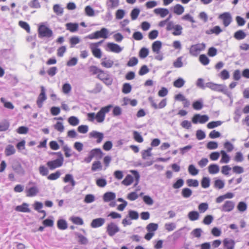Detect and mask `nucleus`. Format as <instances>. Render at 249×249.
<instances>
[{
	"instance_id": "nucleus-3",
	"label": "nucleus",
	"mask_w": 249,
	"mask_h": 249,
	"mask_svg": "<svg viewBox=\"0 0 249 249\" xmlns=\"http://www.w3.org/2000/svg\"><path fill=\"white\" fill-rule=\"evenodd\" d=\"M64 182H70V184L65 186L63 187V191L68 193L73 190L74 186L76 184V182L73 179V176L71 174H66L65 178L63 179Z\"/></svg>"
},
{
	"instance_id": "nucleus-61",
	"label": "nucleus",
	"mask_w": 249,
	"mask_h": 249,
	"mask_svg": "<svg viewBox=\"0 0 249 249\" xmlns=\"http://www.w3.org/2000/svg\"><path fill=\"white\" fill-rule=\"evenodd\" d=\"M95 200V196L93 195L88 194L84 198V202L86 203H90L94 202Z\"/></svg>"
},
{
	"instance_id": "nucleus-25",
	"label": "nucleus",
	"mask_w": 249,
	"mask_h": 249,
	"mask_svg": "<svg viewBox=\"0 0 249 249\" xmlns=\"http://www.w3.org/2000/svg\"><path fill=\"white\" fill-rule=\"evenodd\" d=\"M161 42L159 40L154 42L152 44V48L153 51L156 54H159L161 48Z\"/></svg>"
},
{
	"instance_id": "nucleus-55",
	"label": "nucleus",
	"mask_w": 249,
	"mask_h": 249,
	"mask_svg": "<svg viewBox=\"0 0 249 249\" xmlns=\"http://www.w3.org/2000/svg\"><path fill=\"white\" fill-rule=\"evenodd\" d=\"M77 236L78 238V242L82 245H86L88 243V239L80 233H77Z\"/></svg>"
},
{
	"instance_id": "nucleus-23",
	"label": "nucleus",
	"mask_w": 249,
	"mask_h": 249,
	"mask_svg": "<svg viewBox=\"0 0 249 249\" xmlns=\"http://www.w3.org/2000/svg\"><path fill=\"white\" fill-rule=\"evenodd\" d=\"M114 62L112 60L107 59V57L103 58L101 60V65L106 68H110L113 65Z\"/></svg>"
},
{
	"instance_id": "nucleus-45",
	"label": "nucleus",
	"mask_w": 249,
	"mask_h": 249,
	"mask_svg": "<svg viewBox=\"0 0 249 249\" xmlns=\"http://www.w3.org/2000/svg\"><path fill=\"white\" fill-rule=\"evenodd\" d=\"M132 89L131 85L128 83H125L123 84L122 88V92L124 94H128L130 93Z\"/></svg>"
},
{
	"instance_id": "nucleus-10",
	"label": "nucleus",
	"mask_w": 249,
	"mask_h": 249,
	"mask_svg": "<svg viewBox=\"0 0 249 249\" xmlns=\"http://www.w3.org/2000/svg\"><path fill=\"white\" fill-rule=\"evenodd\" d=\"M39 37H50L53 36V31L45 25H40L38 29Z\"/></svg>"
},
{
	"instance_id": "nucleus-27",
	"label": "nucleus",
	"mask_w": 249,
	"mask_h": 249,
	"mask_svg": "<svg viewBox=\"0 0 249 249\" xmlns=\"http://www.w3.org/2000/svg\"><path fill=\"white\" fill-rule=\"evenodd\" d=\"M172 9L174 13L178 15H181L184 11V7L179 4H177Z\"/></svg>"
},
{
	"instance_id": "nucleus-43",
	"label": "nucleus",
	"mask_w": 249,
	"mask_h": 249,
	"mask_svg": "<svg viewBox=\"0 0 249 249\" xmlns=\"http://www.w3.org/2000/svg\"><path fill=\"white\" fill-rule=\"evenodd\" d=\"M70 220L72 223L78 225H82L84 224L83 219L78 216H72L71 217Z\"/></svg>"
},
{
	"instance_id": "nucleus-37",
	"label": "nucleus",
	"mask_w": 249,
	"mask_h": 249,
	"mask_svg": "<svg viewBox=\"0 0 249 249\" xmlns=\"http://www.w3.org/2000/svg\"><path fill=\"white\" fill-rule=\"evenodd\" d=\"M185 83V81L184 80L183 78L179 77L174 82L173 85L176 88H180L184 86Z\"/></svg>"
},
{
	"instance_id": "nucleus-52",
	"label": "nucleus",
	"mask_w": 249,
	"mask_h": 249,
	"mask_svg": "<svg viewBox=\"0 0 249 249\" xmlns=\"http://www.w3.org/2000/svg\"><path fill=\"white\" fill-rule=\"evenodd\" d=\"M80 42V39L78 36H72L70 39V43L71 44V47H73L75 45L79 43Z\"/></svg>"
},
{
	"instance_id": "nucleus-36",
	"label": "nucleus",
	"mask_w": 249,
	"mask_h": 249,
	"mask_svg": "<svg viewBox=\"0 0 249 249\" xmlns=\"http://www.w3.org/2000/svg\"><path fill=\"white\" fill-rule=\"evenodd\" d=\"M158 228V224L154 223H150L148 224L146 227V230L148 232H154L155 231H157Z\"/></svg>"
},
{
	"instance_id": "nucleus-16",
	"label": "nucleus",
	"mask_w": 249,
	"mask_h": 249,
	"mask_svg": "<svg viewBox=\"0 0 249 249\" xmlns=\"http://www.w3.org/2000/svg\"><path fill=\"white\" fill-rule=\"evenodd\" d=\"M105 222V219L103 218H97L92 220L90 223V226L93 228H97L103 226Z\"/></svg>"
},
{
	"instance_id": "nucleus-56",
	"label": "nucleus",
	"mask_w": 249,
	"mask_h": 249,
	"mask_svg": "<svg viewBox=\"0 0 249 249\" xmlns=\"http://www.w3.org/2000/svg\"><path fill=\"white\" fill-rule=\"evenodd\" d=\"M133 138L134 140L138 142H142L143 139L142 135L137 131H134L133 132Z\"/></svg>"
},
{
	"instance_id": "nucleus-12",
	"label": "nucleus",
	"mask_w": 249,
	"mask_h": 249,
	"mask_svg": "<svg viewBox=\"0 0 249 249\" xmlns=\"http://www.w3.org/2000/svg\"><path fill=\"white\" fill-rule=\"evenodd\" d=\"M209 120V117L207 115H201L199 114H195L192 118V122L194 124H204Z\"/></svg>"
},
{
	"instance_id": "nucleus-29",
	"label": "nucleus",
	"mask_w": 249,
	"mask_h": 249,
	"mask_svg": "<svg viewBox=\"0 0 249 249\" xmlns=\"http://www.w3.org/2000/svg\"><path fill=\"white\" fill-rule=\"evenodd\" d=\"M219 166L216 164H210L208 167L209 173L211 174H215L219 172Z\"/></svg>"
},
{
	"instance_id": "nucleus-59",
	"label": "nucleus",
	"mask_w": 249,
	"mask_h": 249,
	"mask_svg": "<svg viewBox=\"0 0 249 249\" xmlns=\"http://www.w3.org/2000/svg\"><path fill=\"white\" fill-rule=\"evenodd\" d=\"M149 53V50L145 48H142L139 52V56L142 58H145Z\"/></svg>"
},
{
	"instance_id": "nucleus-57",
	"label": "nucleus",
	"mask_w": 249,
	"mask_h": 249,
	"mask_svg": "<svg viewBox=\"0 0 249 249\" xmlns=\"http://www.w3.org/2000/svg\"><path fill=\"white\" fill-rule=\"evenodd\" d=\"M140 10L138 8H135L133 9L130 13L132 20H134L136 19L140 14Z\"/></svg>"
},
{
	"instance_id": "nucleus-22",
	"label": "nucleus",
	"mask_w": 249,
	"mask_h": 249,
	"mask_svg": "<svg viewBox=\"0 0 249 249\" xmlns=\"http://www.w3.org/2000/svg\"><path fill=\"white\" fill-rule=\"evenodd\" d=\"M223 244L226 249H234L235 242L233 240L226 238L223 240Z\"/></svg>"
},
{
	"instance_id": "nucleus-8",
	"label": "nucleus",
	"mask_w": 249,
	"mask_h": 249,
	"mask_svg": "<svg viewBox=\"0 0 249 249\" xmlns=\"http://www.w3.org/2000/svg\"><path fill=\"white\" fill-rule=\"evenodd\" d=\"M108 31L107 28H103L100 31H96L93 34L89 35V39H98L100 37L107 38L108 37Z\"/></svg>"
},
{
	"instance_id": "nucleus-31",
	"label": "nucleus",
	"mask_w": 249,
	"mask_h": 249,
	"mask_svg": "<svg viewBox=\"0 0 249 249\" xmlns=\"http://www.w3.org/2000/svg\"><path fill=\"white\" fill-rule=\"evenodd\" d=\"M4 152L6 156H9L14 154L16 152V150L13 145L11 144H8L6 147Z\"/></svg>"
},
{
	"instance_id": "nucleus-4",
	"label": "nucleus",
	"mask_w": 249,
	"mask_h": 249,
	"mask_svg": "<svg viewBox=\"0 0 249 249\" xmlns=\"http://www.w3.org/2000/svg\"><path fill=\"white\" fill-rule=\"evenodd\" d=\"M166 30L167 31L173 30L172 34L175 36H180L182 33V27L179 24H176L174 22H170L166 26Z\"/></svg>"
},
{
	"instance_id": "nucleus-2",
	"label": "nucleus",
	"mask_w": 249,
	"mask_h": 249,
	"mask_svg": "<svg viewBox=\"0 0 249 249\" xmlns=\"http://www.w3.org/2000/svg\"><path fill=\"white\" fill-rule=\"evenodd\" d=\"M53 154H57L58 158L53 160H50L47 162V165L49 168L52 170L61 167L63 165L64 158L61 152H53Z\"/></svg>"
},
{
	"instance_id": "nucleus-58",
	"label": "nucleus",
	"mask_w": 249,
	"mask_h": 249,
	"mask_svg": "<svg viewBox=\"0 0 249 249\" xmlns=\"http://www.w3.org/2000/svg\"><path fill=\"white\" fill-rule=\"evenodd\" d=\"M209 206L207 203H201L198 207V210L200 213H203L208 209Z\"/></svg>"
},
{
	"instance_id": "nucleus-1",
	"label": "nucleus",
	"mask_w": 249,
	"mask_h": 249,
	"mask_svg": "<svg viewBox=\"0 0 249 249\" xmlns=\"http://www.w3.org/2000/svg\"><path fill=\"white\" fill-rule=\"evenodd\" d=\"M206 87L213 90L222 92L228 97L231 98V92L228 90L227 86L225 85L208 82L206 84Z\"/></svg>"
},
{
	"instance_id": "nucleus-46",
	"label": "nucleus",
	"mask_w": 249,
	"mask_h": 249,
	"mask_svg": "<svg viewBox=\"0 0 249 249\" xmlns=\"http://www.w3.org/2000/svg\"><path fill=\"white\" fill-rule=\"evenodd\" d=\"M199 61L204 66L207 65L210 63V59L205 54H201L199 57Z\"/></svg>"
},
{
	"instance_id": "nucleus-15",
	"label": "nucleus",
	"mask_w": 249,
	"mask_h": 249,
	"mask_svg": "<svg viewBox=\"0 0 249 249\" xmlns=\"http://www.w3.org/2000/svg\"><path fill=\"white\" fill-rule=\"evenodd\" d=\"M235 204L232 201H226L221 208L222 212H230L234 208Z\"/></svg>"
},
{
	"instance_id": "nucleus-34",
	"label": "nucleus",
	"mask_w": 249,
	"mask_h": 249,
	"mask_svg": "<svg viewBox=\"0 0 249 249\" xmlns=\"http://www.w3.org/2000/svg\"><path fill=\"white\" fill-rule=\"evenodd\" d=\"M220 154L222 155L220 162L225 163H228L230 160V156L226 153V152L224 150H221L220 151Z\"/></svg>"
},
{
	"instance_id": "nucleus-5",
	"label": "nucleus",
	"mask_w": 249,
	"mask_h": 249,
	"mask_svg": "<svg viewBox=\"0 0 249 249\" xmlns=\"http://www.w3.org/2000/svg\"><path fill=\"white\" fill-rule=\"evenodd\" d=\"M112 106L108 105L101 108V109L95 115V119L98 123H102L105 120L106 113L108 112Z\"/></svg>"
},
{
	"instance_id": "nucleus-19",
	"label": "nucleus",
	"mask_w": 249,
	"mask_h": 249,
	"mask_svg": "<svg viewBox=\"0 0 249 249\" xmlns=\"http://www.w3.org/2000/svg\"><path fill=\"white\" fill-rule=\"evenodd\" d=\"M26 196L27 197H33L36 196L38 193L39 190L36 186H32L29 189L26 190Z\"/></svg>"
},
{
	"instance_id": "nucleus-20",
	"label": "nucleus",
	"mask_w": 249,
	"mask_h": 249,
	"mask_svg": "<svg viewBox=\"0 0 249 249\" xmlns=\"http://www.w3.org/2000/svg\"><path fill=\"white\" fill-rule=\"evenodd\" d=\"M154 12L155 14L160 15L161 18H164L169 13L167 9L163 8L155 9Z\"/></svg>"
},
{
	"instance_id": "nucleus-64",
	"label": "nucleus",
	"mask_w": 249,
	"mask_h": 249,
	"mask_svg": "<svg viewBox=\"0 0 249 249\" xmlns=\"http://www.w3.org/2000/svg\"><path fill=\"white\" fill-rule=\"evenodd\" d=\"M203 231L200 228H196L194 229L191 232V234L196 238H199L201 236Z\"/></svg>"
},
{
	"instance_id": "nucleus-7",
	"label": "nucleus",
	"mask_w": 249,
	"mask_h": 249,
	"mask_svg": "<svg viewBox=\"0 0 249 249\" xmlns=\"http://www.w3.org/2000/svg\"><path fill=\"white\" fill-rule=\"evenodd\" d=\"M103 153L100 148H95L91 150L89 154V156L84 159V161L86 163H89L94 157H98L101 159Z\"/></svg>"
},
{
	"instance_id": "nucleus-26",
	"label": "nucleus",
	"mask_w": 249,
	"mask_h": 249,
	"mask_svg": "<svg viewBox=\"0 0 249 249\" xmlns=\"http://www.w3.org/2000/svg\"><path fill=\"white\" fill-rule=\"evenodd\" d=\"M28 206L29 205L27 203H23L22 205L17 206L15 210L18 212L29 213L30 212V210Z\"/></svg>"
},
{
	"instance_id": "nucleus-47",
	"label": "nucleus",
	"mask_w": 249,
	"mask_h": 249,
	"mask_svg": "<svg viewBox=\"0 0 249 249\" xmlns=\"http://www.w3.org/2000/svg\"><path fill=\"white\" fill-rule=\"evenodd\" d=\"M181 195L184 198H189L192 195V191L188 188H185L182 190Z\"/></svg>"
},
{
	"instance_id": "nucleus-14",
	"label": "nucleus",
	"mask_w": 249,
	"mask_h": 249,
	"mask_svg": "<svg viewBox=\"0 0 249 249\" xmlns=\"http://www.w3.org/2000/svg\"><path fill=\"white\" fill-rule=\"evenodd\" d=\"M47 99L45 93V89L43 86L41 87V92L38 96L36 104L39 108H41L43 106V103Z\"/></svg>"
},
{
	"instance_id": "nucleus-38",
	"label": "nucleus",
	"mask_w": 249,
	"mask_h": 249,
	"mask_svg": "<svg viewBox=\"0 0 249 249\" xmlns=\"http://www.w3.org/2000/svg\"><path fill=\"white\" fill-rule=\"evenodd\" d=\"M133 177L130 175H127L122 183L125 186H129L133 182Z\"/></svg>"
},
{
	"instance_id": "nucleus-42",
	"label": "nucleus",
	"mask_w": 249,
	"mask_h": 249,
	"mask_svg": "<svg viewBox=\"0 0 249 249\" xmlns=\"http://www.w3.org/2000/svg\"><path fill=\"white\" fill-rule=\"evenodd\" d=\"M9 123L6 120L0 122V131H6L9 128Z\"/></svg>"
},
{
	"instance_id": "nucleus-30",
	"label": "nucleus",
	"mask_w": 249,
	"mask_h": 249,
	"mask_svg": "<svg viewBox=\"0 0 249 249\" xmlns=\"http://www.w3.org/2000/svg\"><path fill=\"white\" fill-rule=\"evenodd\" d=\"M188 217L191 221H196L199 219V214L197 211H191L188 214Z\"/></svg>"
},
{
	"instance_id": "nucleus-60",
	"label": "nucleus",
	"mask_w": 249,
	"mask_h": 249,
	"mask_svg": "<svg viewBox=\"0 0 249 249\" xmlns=\"http://www.w3.org/2000/svg\"><path fill=\"white\" fill-rule=\"evenodd\" d=\"M225 185V183L224 181L221 179H216L214 181V186L216 188H218L219 189H222Z\"/></svg>"
},
{
	"instance_id": "nucleus-41",
	"label": "nucleus",
	"mask_w": 249,
	"mask_h": 249,
	"mask_svg": "<svg viewBox=\"0 0 249 249\" xmlns=\"http://www.w3.org/2000/svg\"><path fill=\"white\" fill-rule=\"evenodd\" d=\"M53 12L58 16H61L63 13V8L59 4H55L53 6Z\"/></svg>"
},
{
	"instance_id": "nucleus-18",
	"label": "nucleus",
	"mask_w": 249,
	"mask_h": 249,
	"mask_svg": "<svg viewBox=\"0 0 249 249\" xmlns=\"http://www.w3.org/2000/svg\"><path fill=\"white\" fill-rule=\"evenodd\" d=\"M116 198L115 193L111 192H108L105 193L103 195V200L104 202H108L114 200Z\"/></svg>"
},
{
	"instance_id": "nucleus-62",
	"label": "nucleus",
	"mask_w": 249,
	"mask_h": 249,
	"mask_svg": "<svg viewBox=\"0 0 249 249\" xmlns=\"http://www.w3.org/2000/svg\"><path fill=\"white\" fill-rule=\"evenodd\" d=\"M38 170L40 174L43 176H46L49 173L48 169L44 165H40Z\"/></svg>"
},
{
	"instance_id": "nucleus-50",
	"label": "nucleus",
	"mask_w": 249,
	"mask_h": 249,
	"mask_svg": "<svg viewBox=\"0 0 249 249\" xmlns=\"http://www.w3.org/2000/svg\"><path fill=\"white\" fill-rule=\"evenodd\" d=\"M188 172L191 175L196 176L198 174L199 170L193 164H191L188 167Z\"/></svg>"
},
{
	"instance_id": "nucleus-32",
	"label": "nucleus",
	"mask_w": 249,
	"mask_h": 249,
	"mask_svg": "<svg viewBox=\"0 0 249 249\" xmlns=\"http://www.w3.org/2000/svg\"><path fill=\"white\" fill-rule=\"evenodd\" d=\"M66 29L70 32L74 33L77 31L78 24L77 23H68L66 24Z\"/></svg>"
},
{
	"instance_id": "nucleus-21",
	"label": "nucleus",
	"mask_w": 249,
	"mask_h": 249,
	"mask_svg": "<svg viewBox=\"0 0 249 249\" xmlns=\"http://www.w3.org/2000/svg\"><path fill=\"white\" fill-rule=\"evenodd\" d=\"M12 168L18 174H23L24 173L23 169L18 161L14 162L12 165Z\"/></svg>"
},
{
	"instance_id": "nucleus-24",
	"label": "nucleus",
	"mask_w": 249,
	"mask_h": 249,
	"mask_svg": "<svg viewBox=\"0 0 249 249\" xmlns=\"http://www.w3.org/2000/svg\"><path fill=\"white\" fill-rule=\"evenodd\" d=\"M89 48L91 50L93 55L97 58H101L102 56V51L98 47H95V46L89 45Z\"/></svg>"
},
{
	"instance_id": "nucleus-33",
	"label": "nucleus",
	"mask_w": 249,
	"mask_h": 249,
	"mask_svg": "<svg viewBox=\"0 0 249 249\" xmlns=\"http://www.w3.org/2000/svg\"><path fill=\"white\" fill-rule=\"evenodd\" d=\"M246 34L242 30H240L235 32L233 37L237 40H242L246 37Z\"/></svg>"
},
{
	"instance_id": "nucleus-63",
	"label": "nucleus",
	"mask_w": 249,
	"mask_h": 249,
	"mask_svg": "<svg viewBox=\"0 0 249 249\" xmlns=\"http://www.w3.org/2000/svg\"><path fill=\"white\" fill-rule=\"evenodd\" d=\"M182 56L178 57L175 61L173 63V66L175 68H179L183 66V63L182 62Z\"/></svg>"
},
{
	"instance_id": "nucleus-54",
	"label": "nucleus",
	"mask_w": 249,
	"mask_h": 249,
	"mask_svg": "<svg viewBox=\"0 0 249 249\" xmlns=\"http://www.w3.org/2000/svg\"><path fill=\"white\" fill-rule=\"evenodd\" d=\"M186 183L189 187H196L199 185L198 181L196 179H188L186 180Z\"/></svg>"
},
{
	"instance_id": "nucleus-13",
	"label": "nucleus",
	"mask_w": 249,
	"mask_h": 249,
	"mask_svg": "<svg viewBox=\"0 0 249 249\" xmlns=\"http://www.w3.org/2000/svg\"><path fill=\"white\" fill-rule=\"evenodd\" d=\"M219 18L223 20V23L225 27L228 26L232 21V17L229 12H225L219 16Z\"/></svg>"
},
{
	"instance_id": "nucleus-39",
	"label": "nucleus",
	"mask_w": 249,
	"mask_h": 249,
	"mask_svg": "<svg viewBox=\"0 0 249 249\" xmlns=\"http://www.w3.org/2000/svg\"><path fill=\"white\" fill-rule=\"evenodd\" d=\"M102 164L100 161H96L93 162L91 170L92 172H95L102 169Z\"/></svg>"
},
{
	"instance_id": "nucleus-51",
	"label": "nucleus",
	"mask_w": 249,
	"mask_h": 249,
	"mask_svg": "<svg viewBox=\"0 0 249 249\" xmlns=\"http://www.w3.org/2000/svg\"><path fill=\"white\" fill-rule=\"evenodd\" d=\"M102 89V85L99 83H97L95 85V86L93 89L90 90H89V92L90 93H94V94H97L98 93H99L101 91Z\"/></svg>"
},
{
	"instance_id": "nucleus-35",
	"label": "nucleus",
	"mask_w": 249,
	"mask_h": 249,
	"mask_svg": "<svg viewBox=\"0 0 249 249\" xmlns=\"http://www.w3.org/2000/svg\"><path fill=\"white\" fill-rule=\"evenodd\" d=\"M57 227L58 229L61 230H64L67 229L68 224L65 220L59 219L57 221Z\"/></svg>"
},
{
	"instance_id": "nucleus-40",
	"label": "nucleus",
	"mask_w": 249,
	"mask_h": 249,
	"mask_svg": "<svg viewBox=\"0 0 249 249\" xmlns=\"http://www.w3.org/2000/svg\"><path fill=\"white\" fill-rule=\"evenodd\" d=\"M68 123L72 126H76L79 124V120L75 116H71L68 118Z\"/></svg>"
},
{
	"instance_id": "nucleus-44",
	"label": "nucleus",
	"mask_w": 249,
	"mask_h": 249,
	"mask_svg": "<svg viewBox=\"0 0 249 249\" xmlns=\"http://www.w3.org/2000/svg\"><path fill=\"white\" fill-rule=\"evenodd\" d=\"M152 147H149L146 150H143L142 152V158L143 160L147 159L148 157H150L152 155L151 150Z\"/></svg>"
},
{
	"instance_id": "nucleus-6",
	"label": "nucleus",
	"mask_w": 249,
	"mask_h": 249,
	"mask_svg": "<svg viewBox=\"0 0 249 249\" xmlns=\"http://www.w3.org/2000/svg\"><path fill=\"white\" fill-rule=\"evenodd\" d=\"M204 43H197L191 46L189 49V53L194 56H197L200 52L205 49Z\"/></svg>"
},
{
	"instance_id": "nucleus-53",
	"label": "nucleus",
	"mask_w": 249,
	"mask_h": 249,
	"mask_svg": "<svg viewBox=\"0 0 249 249\" xmlns=\"http://www.w3.org/2000/svg\"><path fill=\"white\" fill-rule=\"evenodd\" d=\"M61 176V173L59 171H57L56 172L51 174L47 178L49 180H56L59 178Z\"/></svg>"
},
{
	"instance_id": "nucleus-28",
	"label": "nucleus",
	"mask_w": 249,
	"mask_h": 249,
	"mask_svg": "<svg viewBox=\"0 0 249 249\" xmlns=\"http://www.w3.org/2000/svg\"><path fill=\"white\" fill-rule=\"evenodd\" d=\"M203 107V100L200 98L193 103V107L194 109L199 110L201 109Z\"/></svg>"
},
{
	"instance_id": "nucleus-11",
	"label": "nucleus",
	"mask_w": 249,
	"mask_h": 249,
	"mask_svg": "<svg viewBox=\"0 0 249 249\" xmlns=\"http://www.w3.org/2000/svg\"><path fill=\"white\" fill-rule=\"evenodd\" d=\"M106 50L108 52L119 53L122 51L123 48L121 47L117 44L112 42H108L107 44V48Z\"/></svg>"
},
{
	"instance_id": "nucleus-49",
	"label": "nucleus",
	"mask_w": 249,
	"mask_h": 249,
	"mask_svg": "<svg viewBox=\"0 0 249 249\" xmlns=\"http://www.w3.org/2000/svg\"><path fill=\"white\" fill-rule=\"evenodd\" d=\"M222 122L220 121H212L207 124V127L209 129H212L222 124Z\"/></svg>"
},
{
	"instance_id": "nucleus-17",
	"label": "nucleus",
	"mask_w": 249,
	"mask_h": 249,
	"mask_svg": "<svg viewBox=\"0 0 249 249\" xmlns=\"http://www.w3.org/2000/svg\"><path fill=\"white\" fill-rule=\"evenodd\" d=\"M89 137L90 138H97V143H100L104 138V135L102 133L96 131H91L89 134Z\"/></svg>"
},
{
	"instance_id": "nucleus-48",
	"label": "nucleus",
	"mask_w": 249,
	"mask_h": 249,
	"mask_svg": "<svg viewBox=\"0 0 249 249\" xmlns=\"http://www.w3.org/2000/svg\"><path fill=\"white\" fill-rule=\"evenodd\" d=\"M201 184L203 188H207L210 185V179L208 177H203L201 181Z\"/></svg>"
},
{
	"instance_id": "nucleus-9",
	"label": "nucleus",
	"mask_w": 249,
	"mask_h": 249,
	"mask_svg": "<svg viewBox=\"0 0 249 249\" xmlns=\"http://www.w3.org/2000/svg\"><path fill=\"white\" fill-rule=\"evenodd\" d=\"M119 231H120V228L113 222H111L108 224L106 227V232L109 236H113Z\"/></svg>"
}]
</instances>
